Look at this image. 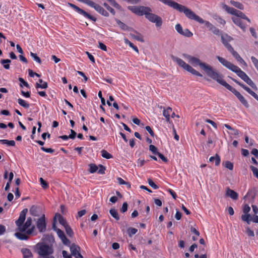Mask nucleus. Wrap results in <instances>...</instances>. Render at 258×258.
I'll list each match as a JSON object with an SVG mask.
<instances>
[{"label":"nucleus","mask_w":258,"mask_h":258,"mask_svg":"<svg viewBox=\"0 0 258 258\" xmlns=\"http://www.w3.org/2000/svg\"><path fill=\"white\" fill-rule=\"evenodd\" d=\"M101 156L105 159H109L113 158V156L105 150H101Z\"/></svg>","instance_id":"nucleus-34"},{"label":"nucleus","mask_w":258,"mask_h":258,"mask_svg":"<svg viewBox=\"0 0 258 258\" xmlns=\"http://www.w3.org/2000/svg\"><path fill=\"white\" fill-rule=\"evenodd\" d=\"M149 150L152 152V153L154 155H157L159 152L158 151V149L154 145H150L149 146Z\"/></svg>","instance_id":"nucleus-48"},{"label":"nucleus","mask_w":258,"mask_h":258,"mask_svg":"<svg viewBox=\"0 0 258 258\" xmlns=\"http://www.w3.org/2000/svg\"><path fill=\"white\" fill-rule=\"evenodd\" d=\"M244 82H246L249 86H250L254 90H257V87L256 85L253 83V82L249 77H247V78H246Z\"/></svg>","instance_id":"nucleus-32"},{"label":"nucleus","mask_w":258,"mask_h":258,"mask_svg":"<svg viewBox=\"0 0 258 258\" xmlns=\"http://www.w3.org/2000/svg\"><path fill=\"white\" fill-rule=\"evenodd\" d=\"M30 213L33 216H38V207L36 206L33 205L31 206L29 210Z\"/></svg>","instance_id":"nucleus-29"},{"label":"nucleus","mask_w":258,"mask_h":258,"mask_svg":"<svg viewBox=\"0 0 258 258\" xmlns=\"http://www.w3.org/2000/svg\"><path fill=\"white\" fill-rule=\"evenodd\" d=\"M127 232L129 237H132L133 235L136 234L138 232V229L135 228L130 227L127 229Z\"/></svg>","instance_id":"nucleus-37"},{"label":"nucleus","mask_w":258,"mask_h":258,"mask_svg":"<svg viewBox=\"0 0 258 258\" xmlns=\"http://www.w3.org/2000/svg\"><path fill=\"white\" fill-rule=\"evenodd\" d=\"M35 249L38 254L43 258H54L52 255L48 256L53 253V245L39 242L35 245Z\"/></svg>","instance_id":"nucleus-5"},{"label":"nucleus","mask_w":258,"mask_h":258,"mask_svg":"<svg viewBox=\"0 0 258 258\" xmlns=\"http://www.w3.org/2000/svg\"><path fill=\"white\" fill-rule=\"evenodd\" d=\"M90 7L94 8L99 14L104 17H108L109 16V13L99 4L93 2Z\"/></svg>","instance_id":"nucleus-13"},{"label":"nucleus","mask_w":258,"mask_h":258,"mask_svg":"<svg viewBox=\"0 0 258 258\" xmlns=\"http://www.w3.org/2000/svg\"><path fill=\"white\" fill-rule=\"evenodd\" d=\"M86 213V210H82L78 212V215L77 216L76 218H80L82 217L83 216L85 215Z\"/></svg>","instance_id":"nucleus-60"},{"label":"nucleus","mask_w":258,"mask_h":258,"mask_svg":"<svg viewBox=\"0 0 258 258\" xmlns=\"http://www.w3.org/2000/svg\"><path fill=\"white\" fill-rule=\"evenodd\" d=\"M30 55L33 58V59L36 61L37 62L39 63V64H41V59L40 58V57H39L37 55V54L36 53H34L32 52H30Z\"/></svg>","instance_id":"nucleus-46"},{"label":"nucleus","mask_w":258,"mask_h":258,"mask_svg":"<svg viewBox=\"0 0 258 258\" xmlns=\"http://www.w3.org/2000/svg\"><path fill=\"white\" fill-rule=\"evenodd\" d=\"M39 181H40V184H41V185L42 186V187L43 188V189H46L48 187V183H47V182L46 181H45L43 178L42 177H40L39 178Z\"/></svg>","instance_id":"nucleus-47"},{"label":"nucleus","mask_w":258,"mask_h":258,"mask_svg":"<svg viewBox=\"0 0 258 258\" xmlns=\"http://www.w3.org/2000/svg\"><path fill=\"white\" fill-rule=\"evenodd\" d=\"M89 171L91 173H95L98 170V167L95 164H90L89 165Z\"/></svg>","instance_id":"nucleus-44"},{"label":"nucleus","mask_w":258,"mask_h":258,"mask_svg":"<svg viewBox=\"0 0 258 258\" xmlns=\"http://www.w3.org/2000/svg\"><path fill=\"white\" fill-rule=\"evenodd\" d=\"M225 167L227 169L232 170L233 168V164L232 162L227 161L225 163Z\"/></svg>","instance_id":"nucleus-51"},{"label":"nucleus","mask_w":258,"mask_h":258,"mask_svg":"<svg viewBox=\"0 0 258 258\" xmlns=\"http://www.w3.org/2000/svg\"><path fill=\"white\" fill-rule=\"evenodd\" d=\"M36 226L40 232H44L46 229L45 215L43 214L36 221Z\"/></svg>","instance_id":"nucleus-10"},{"label":"nucleus","mask_w":258,"mask_h":258,"mask_svg":"<svg viewBox=\"0 0 258 258\" xmlns=\"http://www.w3.org/2000/svg\"><path fill=\"white\" fill-rule=\"evenodd\" d=\"M181 35H182L185 37H190L193 35V34L191 32H190L189 30V29H185L183 31L182 33H181Z\"/></svg>","instance_id":"nucleus-45"},{"label":"nucleus","mask_w":258,"mask_h":258,"mask_svg":"<svg viewBox=\"0 0 258 258\" xmlns=\"http://www.w3.org/2000/svg\"><path fill=\"white\" fill-rule=\"evenodd\" d=\"M99 48L104 51H107V47L106 46L102 43L101 42H99Z\"/></svg>","instance_id":"nucleus-63"},{"label":"nucleus","mask_w":258,"mask_h":258,"mask_svg":"<svg viewBox=\"0 0 258 258\" xmlns=\"http://www.w3.org/2000/svg\"><path fill=\"white\" fill-rule=\"evenodd\" d=\"M183 56L194 67L199 66L203 70L205 71L208 77L213 80H215L217 82L219 81L221 78L223 77L222 75L217 72L212 67L205 62L201 61V60L198 58L187 54H184Z\"/></svg>","instance_id":"nucleus-2"},{"label":"nucleus","mask_w":258,"mask_h":258,"mask_svg":"<svg viewBox=\"0 0 258 258\" xmlns=\"http://www.w3.org/2000/svg\"><path fill=\"white\" fill-rule=\"evenodd\" d=\"M233 72L235 73L238 77H239L244 81L246 78L248 77L246 74L242 71L238 67H236V69L233 71Z\"/></svg>","instance_id":"nucleus-19"},{"label":"nucleus","mask_w":258,"mask_h":258,"mask_svg":"<svg viewBox=\"0 0 258 258\" xmlns=\"http://www.w3.org/2000/svg\"><path fill=\"white\" fill-rule=\"evenodd\" d=\"M70 132H71V134L69 136L70 139H74L76 138V136L77 135L76 132L72 129H71L70 130Z\"/></svg>","instance_id":"nucleus-61"},{"label":"nucleus","mask_w":258,"mask_h":258,"mask_svg":"<svg viewBox=\"0 0 258 258\" xmlns=\"http://www.w3.org/2000/svg\"><path fill=\"white\" fill-rule=\"evenodd\" d=\"M157 155L159 158H160L163 162H167L168 159L166 157H165L162 154L160 153V152H158Z\"/></svg>","instance_id":"nucleus-57"},{"label":"nucleus","mask_w":258,"mask_h":258,"mask_svg":"<svg viewBox=\"0 0 258 258\" xmlns=\"http://www.w3.org/2000/svg\"><path fill=\"white\" fill-rule=\"evenodd\" d=\"M165 5L173 8L180 13H183L185 16L189 19L196 20L198 15H197L190 9L187 8L184 6L179 4L174 1L171 0H158Z\"/></svg>","instance_id":"nucleus-4"},{"label":"nucleus","mask_w":258,"mask_h":258,"mask_svg":"<svg viewBox=\"0 0 258 258\" xmlns=\"http://www.w3.org/2000/svg\"><path fill=\"white\" fill-rule=\"evenodd\" d=\"M148 182L149 185L154 189H157L159 188V186L157 185H156L151 179H148Z\"/></svg>","instance_id":"nucleus-49"},{"label":"nucleus","mask_w":258,"mask_h":258,"mask_svg":"<svg viewBox=\"0 0 258 258\" xmlns=\"http://www.w3.org/2000/svg\"><path fill=\"white\" fill-rule=\"evenodd\" d=\"M172 112V108L170 107L166 109H164L163 115L166 118V121L169 122L170 120V114Z\"/></svg>","instance_id":"nucleus-27"},{"label":"nucleus","mask_w":258,"mask_h":258,"mask_svg":"<svg viewBox=\"0 0 258 258\" xmlns=\"http://www.w3.org/2000/svg\"><path fill=\"white\" fill-rule=\"evenodd\" d=\"M221 38L222 43L227 49L228 50L232 48V46L229 43V42L233 40V38L227 34H221Z\"/></svg>","instance_id":"nucleus-12"},{"label":"nucleus","mask_w":258,"mask_h":258,"mask_svg":"<svg viewBox=\"0 0 258 258\" xmlns=\"http://www.w3.org/2000/svg\"><path fill=\"white\" fill-rule=\"evenodd\" d=\"M175 29L177 31V32L180 34V35L181 34V33H182L183 30L182 29V28L180 24H177L176 25H175Z\"/></svg>","instance_id":"nucleus-53"},{"label":"nucleus","mask_w":258,"mask_h":258,"mask_svg":"<svg viewBox=\"0 0 258 258\" xmlns=\"http://www.w3.org/2000/svg\"><path fill=\"white\" fill-rule=\"evenodd\" d=\"M43 241L41 243H45L47 244L53 245L54 242V238L52 235H46L43 238Z\"/></svg>","instance_id":"nucleus-18"},{"label":"nucleus","mask_w":258,"mask_h":258,"mask_svg":"<svg viewBox=\"0 0 258 258\" xmlns=\"http://www.w3.org/2000/svg\"><path fill=\"white\" fill-rule=\"evenodd\" d=\"M235 16H236V17H238L239 18L243 19L244 20H246L247 22L249 23H250V20L242 12L240 11L236 10V12L235 14Z\"/></svg>","instance_id":"nucleus-23"},{"label":"nucleus","mask_w":258,"mask_h":258,"mask_svg":"<svg viewBox=\"0 0 258 258\" xmlns=\"http://www.w3.org/2000/svg\"><path fill=\"white\" fill-rule=\"evenodd\" d=\"M80 246L76 245L75 244H72L70 246V251L71 252L72 254L74 256L76 255V254L78 252L80 251Z\"/></svg>","instance_id":"nucleus-22"},{"label":"nucleus","mask_w":258,"mask_h":258,"mask_svg":"<svg viewBox=\"0 0 258 258\" xmlns=\"http://www.w3.org/2000/svg\"><path fill=\"white\" fill-rule=\"evenodd\" d=\"M172 59L174 61L176 62L179 66L191 74L200 77H203V75L200 73L196 71L188 64H187L182 59L174 56H172Z\"/></svg>","instance_id":"nucleus-7"},{"label":"nucleus","mask_w":258,"mask_h":258,"mask_svg":"<svg viewBox=\"0 0 258 258\" xmlns=\"http://www.w3.org/2000/svg\"><path fill=\"white\" fill-rule=\"evenodd\" d=\"M250 211V207L247 204H245L243 208V212L245 214H248Z\"/></svg>","instance_id":"nucleus-56"},{"label":"nucleus","mask_w":258,"mask_h":258,"mask_svg":"<svg viewBox=\"0 0 258 258\" xmlns=\"http://www.w3.org/2000/svg\"><path fill=\"white\" fill-rule=\"evenodd\" d=\"M0 143L3 145H7L8 146H15V142L14 140H0Z\"/></svg>","instance_id":"nucleus-30"},{"label":"nucleus","mask_w":258,"mask_h":258,"mask_svg":"<svg viewBox=\"0 0 258 258\" xmlns=\"http://www.w3.org/2000/svg\"><path fill=\"white\" fill-rule=\"evenodd\" d=\"M230 4L234 6L236 8H237L240 10H243L244 9V6L243 5L239 3V2H235V1H230Z\"/></svg>","instance_id":"nucleus-36"},{"label":"nucleus","mask_w":258,"mask_h":258,"mask_svg":"<svg viewBox=\"0 0 258 258\" xmlns=\"http://www.w3.org/2000/svg\"><path fill=\"white\" fill-rule=\"evenodd\" d=\"M230 51L233 57L239 62H240L242 64H243L245 66H246L247 64L245 62V61L242 58V57L239 55V54L234 50L233 48L232 47L230 49L228 50Z\"/></svg>","instance_id":"nucleus-15"},{"label":"nucleus","mask_w":258,"mask_h":258,"mask_svg":"<svg viewBox=\"0 0 258 258\" xmlns=\"http://www.w3.org/2000/svg\"><path fill=\"white\" fill-rule=\"evenodd\" d=\"M54 217H55V219L56 218H58L59 224L62 225L64 227L66 226V225H68L66 219L60 214H56Z\"/></svg>","instance_id":"nucleus-21"},{"label":"nucleus","mask_w":258,"mask_h":258,"mask_svg":"<svg viewBox=\"0 0 258 258\" xmlns=\"http://www.w3.org/2000/svg\"><path fill=\"white\" fill-rule=\"evenodd\" d=\"M18 80L20 82V86L21 88H23V85H24L26 87H27L28 88H30V86H29V84L27 82H26L23 78L20 77V78H19Z\"/></svg>","instance_id":"nucleus-43"},{"label":"nucleus","mask_w":258,"mask_h":258,"mask_svg":"<svg viewBox=\"0 0 258 258\" xmlns=\"http://www.w3.org/2000/svg\"><path fill=\"white\" fill-rule=\"evenodd\" d=\"M226 196L230 197L234 200H236L238 198V194L234 190L227 188L226 191Z\"/></svg>","instance_id":"nucleus-17"},{"label":"nucleus","mask_w":258,"mask_h":258,"mask_svg":"<svg viewBox=\"0 0 258 258\" xmlns=\"http://www.w3.org/2000/svg\"><path fill=\"white\" fill-rule=\"evenodd\" d=\"M64 229H65V230H66V233L67 234V235L72 237H73V235H74V232L71 228V227L69 225H66V226H65L64 227Z\"/></svg>","instance_id":"nucleus-41"},{"label":"nucleus","mask_w":258,"mask_h":258,"mask_svg":"<svg viewBox=\"0 0 258 258\" xmlns=\"http://www.w3.org/2000/svg\"><path fill=\"white\" fill-rule=\"evenodd\" d=\"M110 215L115 218L116 220L119 219V216H118L117 211L115 209H111L109 211Z\"/></svg>","instance_id":"nucleus-38"},{"label":"nucleus","mask_w":258,"mask_h":258,"mask_svg":"<svg viewBox=\"0 0 258 258\" xmlns=\"http://www.w3.org/2000/svg\"><path fill=\"white\" fill-rule=\"evenodd\" d=\"M245 233L249 237H253L254 236V232L251 230L248 227L246 228Z\"/></svg>","instance_id":"nucleus-50"},{"label":"nucleus","mask_w":258,"mask_h":258,"mask_svg":"<svg viewBox=\"0 0 258 258\" xmlns=\"http://www.w3.org/2000/svg\"><path fill=\"white\" fill-rule=\"evenodd\" d=\"M232 20L233 23L239 27L243 32L246 31V26L244 24H243L240 18L238 17H233Z\"/></svg>","instance_id":"nucleus-16"},{"label":"nucleus","mask_w":258,"mask_h":258,"mask_svg":"<svg viewBox=\"0 0 258 258\" xmlns=\"http://www.w3.org/2000/svg\"><path fill=\"white\" fill-rule=\"evenodd\" d=\"M105 169L106 168L103 165L100 164L99 165V170H98V173L100 174H104L105 173Z\"/></svg>","instance_id":"nucleus-52"},{"label":"nucleus","mask_w":258,"mask_h":258,"mask_svg":"<svg viewBox=\"0 0 258 258\" xmlns=\"http://www.w3.org/2000/svg\"><path fill=\"white\" fill-rule=\"evenodd\" d=\"M135 32L137 34V35H135L134 34L130 33V36L132 37V38H133V39H136L139 41L142 42H144V40L143 38V37L141 35V34H140L136 31H135Z\"/></svg>","instance_id":"nucleus-28"},{"label":"nucleus","mask_w":258,"mask_h":258,"mask_svg":"<svg viewBox=\"0 0 258 258\" xmlns=\"http://www.w3.org/2000/svg\"><path fill=\"white\" fill-rule=\"evenodd\" d=\"M220 85L225 87L227 89L232 92L238 99L240 102L246 107L248 108L249 106L245 98L235 89L231 86L226 81L223 80V78H221L219 81L218 82Z\"/></svg>","instance_id":"nucleus-6"},{"label":"nucleus","mask_w":258,"mask_h":258,"mask_svg":"<svg viewBox=\"0 0 258 258\" xmlns=\"http://www.w3.org/2000/svg\"><path fill=\"white\" fill-rule=\"evenodd\" d=\"M41 150L44 152L49 153H53L54 152V150L51 148H46L44 147H41Z\"/></svg>","instance_id":"nucleus-55"},{"label":"nucleus","mask_w":258,"mask_h":258,"mask_svg":"<svg viewBox=\"0 0 258 258\" xmlns=\"http://www.w3.org/2000/svg\"><path fill=\"white\" fill-rule=\"evenodd\" d=\"M196 21L200 24H204L209 29V30L213 32L216 35H220L221 33L220 30L214 26L212 24L207 21L204 20L202 18L198 16Z\"/></svg>","instance_id":"nucleus-8"},{"label":"nucleus","mask_w":258,"mask_h":258,"mask_svg":"<svg viewBox=\"0 0 258 258\" xmlns=\"http://www.w3.org/2000/svg\"><path fill=\"white\" fill-rule=\"evenodd\" d=\"M68 5L69 6L72 8H73V9H74L76 12H77L80 14L82 15L85 17L90 19V20H91L93 22L96 21L97 19L95 17L90 15L89 14H88V13L85 12L84 10H83V9H81V8H80L78 6H76L75 5L70 3H68Z\"/></svg>","instance_id":"nucleus-9"},{"label":"nucleus","mask_w":258,"mask_h":258,"mask_svg":"<svg viewBox=\"0 0 258 258\" xmlns=\"http://www.w3.org/2000/svg\"><path fill=\"white\" fill-rule=\"evenodd\" d=\"M128 205L126 202H124L122 204V207L120 209V212L122 213H124L127 210Z\"/></svg>","instance_id":"nucleus-54"},{"label":"nucleus","mask_w":258,"mask_h":258,"mask_svg":"<svg viewBox=\"0 0 258 258\" xmlns=\"http://www.w3.org/2000/svg\"><path fill=\"white\" fill-rule=\"evenodd\" d=\"M56 233L64 245L68 246L71 244L70 240L67 238L63 231L60 229L57 230Z\"/></svg>","instance_id":"nucleus-14"},{"label":"nucleus","mask_w":258,"mask_h":258,"mask_svg":"<svg viewBox=\"0 0 258 258\" xmlns=\"http://www.w3.org/2000/svg\"><path fill=\"white\" fill-rule=\"evenodd\" d=\"M27 212L28 209H24L20 212L18 219L15 222L20 232L15 233V235L18 239L22 240H27L29 238L27 235L32 234L35 229V225H32V220L31 217L27 218L26 221L24 223Z\"/></svg>","instance_id":"nucleus-1"},{"label":"nucleus","mask_w":258,"mask_h":258,"mask_svg":"<svg viewBox=\"0 0 258 258\" xmlns=\"http://www.w3.org/2000/svg\"><path fill=\"white\" fill-rule=\"evenodd\" d=\"M18 102L20 106L23 107L25 108H28L29 107V104L27 103L25 100H24L22 99H18Z\"/></svg>","instance_id":"nucleus-40"},{"label":"nucleus","mask_w":258,"mask_h":258,"mask_svg":"<svg viewBox=\"0 0 258 258\" xmlns=\"http://www.w3.org/2000/svg\"><path fill=\"white\" fill-rule=\"evenodd\" d=\"M62 254L64 258H72V255L68 254V252L66 250H63Z\"/></svg>","instance_id":"nucleus-64"},{"label":"nucleus","mask_w":258,"mask_h":258,"mask_svg":"<svg viewBox=\"0 0 258 258\" xmlns=\"http://www.w3.org/2000/svg\"><path fill=\"white\" fill-rule=\"evenodd\" d=\"M103 6L109 11L110 12V13L112 15H115V10L112 8H111L110 6H109L108 4H107L106 3H104L103 4Z\"/></svg>","instance_id":"nucleus-42"},{"label":"nucleus","mask_w":258,"mask_h":258,"mask_svg":"<svg viewBox=\"0 0 258 258\" xmlns=\"http://www.w3.org/2000/svg\"><path fill=\"white\" fill-rule=\"evenodd\" d=\"M115 21L117 24L122 30H127L130 29L126 24L122 22L120 20L118 19H116Z\"/></svg>","instance_id":"nucleus-31"},{"label":"nucleus","mask_w":258,"mask_h":258,"mask_svg":"<svg viewBox=\"0 0 258 258\" xmlns=\"http://www.w3.org/2000/svg\"><path fill=\"white\" fill-rule=\"evenodd\" d=\"M38 81L39 83H36L35 84L36 88L46 89L48 87L47 82H44L42 79H39Z\"/></svg>","instance_id":"nucleus-24"},{"label":"nucleus","mask_w":258,"mask_h":258,"mask_svg":"<svg viewBox=\"0 0 258 258\" xmlns=\"http://www.w3.org/2000/svg\"><path fill=\"white\" fill-rule=\"evenodd\" d=\"M124 42L126 44L128 45L131 47H132L137 52H139V50H138V47L136 46H135L133 43H132L130 40H128L127 38L124 39Z\"/></svg>","instance_id":"nucleus-35"},{"label":"nucleus","mask_w":258,"mask_h":258,"mask_svg":"<svg viewBox=\"0 0 258 258\" xmlns=\"http://www.w3.org/2000/svg\"><path fill=\"white\" fill-rule=\"evenodd\" d=\"M127 9L138 16L145 15L146 19L152 23H155L156 27H160L162 24V18L153 13H151L150 8L145 6H128Z\"/></svg>","instance_id":"nucleus-3"},{"label":"nucleus","mask_w":258,"mask_h":258,"mask_svg":"<svg viewBox=\"0 0 258 258\" xmlns=\"http://www.w3.org/2000/svg\"><path fill=\"white\" fill-rule=\"evenodd\" d=\"M216 58L219 60V61L222 63L224 67L229 69L231 71L233 72L235 69H236V66L234 65L230 61L227 60L225 58L219 56H216Z\"/></svg>","instance_id":"nucleus-11"},{"label":"nucleus","mask_w":258,"mask_h":258,"mask_svg":"<svg viewBox=\"0 0 258 258\" xmlns=\"http://www.w3.org/2000/svg\"><path fill=\"white\" fill-rule=\"evenodd\" d=\"M145 163V161L144 159H139L137 161V165L139 167L143 166Z\"/></svg>","instance_id":"nucleus-62"},{"label":"nucleus","mask_w":258,"mask_h":258,"mask_svg":"<svg viewBox=\"0 0 258 258\" xmlns=\"http://www.w3.org/2000/svg\"><path fill=\"white\" fill-rule=\"evenodd\" d=\"M21 252L23 255V258H30L32 257L33 254L30 249L27 248H23Z\"/></svg>","instance_id":"nucleus-26"},{"label":"nucleus","mask_w":258,"mask_h":258,"mask_svg":"<svg viewBox=\"0 0 258 258\" xmlns=\"http://www.w3.org/2000/svg\"><path fill=\"white\" fill-rule=\"evenodd\" d=\"M145 129L152 137H154V133L150 126H146Z\"/></svg>","instance_id":"nucleus-58"},{"label":"nucleus","mask_w":258,"mask_h":258,"mask_svg":"<svg viewBox=\"0 0 258 258\" xmlns=\"http://www.w3.org/2000/svg\"><path fill=\"white\" fill-rule=\"evenodd\" d=\"M209 161L211 162H215V165L218 166L221 161L220 157L218 154H216L215 156L211 157L209 159Z\"/></svg>","instance_id":"nucleus-25"},{"label":"nucleus","mask_w":258,"mask_h":258,"mask_svg":"<svg viewBox=\"0 0 258 258\" xmlns=\"http://www.w3.org/2000/svg\"><path fill=\"white\" fill-rule=\"evenodd\" d=\"M222 7L223 9H224L228 13H229L231 15H235V13L236 12V9H234L232 7H230L227 5L225 4H222Z\"/></svg>","instance_id":"nucleus-20"},{"label":"nucleus","mask_w":258,"mask_h":258,"mask_svg":"<svg viewBox=\"0 0 258 258\" xmlns=\"http://www.w3.org/2000/svg\"><path fill=\"white\" fill-rule=\"evenodd\" d=\"M128 248L130 251L134 250L136 253H139L137 248L134 245H133L132 243H130L128 245Z\"/></svg>","instance_id":"nucleus-59"},{"label":"nucleus","mask_w":258,"mask_h":258,"mask_svg":"<svg viewBox=\"0 0 258 258\" xmlns=\"http://www.w3.org/2000/svg\"><path fill=\"white\" fill-rule=\"evenodd\" d=\"M241 219L242 221L246 222L247 224L250 223L251 218L249 214H245L241 216Z\"/></svg>","instance_id":"nucleus-39"},{"label":"nucleus","mask_w":258,"mask_h":258,"mask_svg":"<svg viewBox=\"0 0 258 258\" xmlns=\"http://www.w3.org/2000/svg\"><path fill=\"white\" fill-rule=\"evenodd\" d=\"M11 62V60L9 59H1V63L4 65V68L5 69L8 70L10 69L9 63Z\"/></svg>","instance_id":"nucleus-33"}]
</instances>
